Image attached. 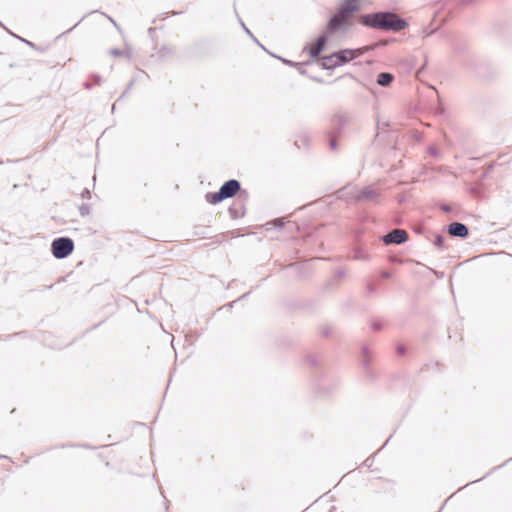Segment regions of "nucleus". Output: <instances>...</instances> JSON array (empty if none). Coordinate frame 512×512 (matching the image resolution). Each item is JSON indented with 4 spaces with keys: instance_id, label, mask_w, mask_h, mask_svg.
Masks as SVG:
<instances>
[{
    "instance_id": "1",
    "label": "nucleus",
    "mask_w": 512,
    "mask_h": 512,
    "mask_svg": "<svg viewBox=\"0 0 512 512\" xmlns=\"http://www.w3.org/2000/svg\"><path fill=\"white\" fill-rule=\"evenodd\" d=\"M359 20L363 25L376 29L400 31L407 26L403 19L391 13L361 15Z\"/></svg>"
},
{
    "instance_id": "2",
    "label": "nucleus",
    "mask_w": 512,
    "mask_h": 512,
    "mask_svg": "<svg viewBox=\"0 0 512 512\" xmlns=\"http://www.w3.org/2000/svg\"><path fill=\"white\" fill-rule=\"evenodd\" d=\"M360 9V4H353L345 1L339 7L337 13L331 17L328 27L331 31H336L347 26L350 15Z\"/></svg>"
},
{
    "instance_id": "3",
    "label": "nucleus",
    "mask_w": 512,
    "mask_h": 512,
    "mask_svg": "<svg viewBox=\"0 0 512 512\" xmlns=\"http://www.w3.org/2000/svg\"><path fill=\"white\" fill-rule=\"evenodd\" d=\"M239 189V183L236 180L226 182L218 193H214L209 197V201L217 203L223 199L233 196Z\"/></svg>"
},
{
    "instance_id": "4",
    "label": "nucleus",
    "mask_w": 512,
    "mask_h": 512,
    "mask_svg": "<svg viewBox=\"0 0 512 512\" xmlns=\"http://www.w3.org/2000/svg\"><path fill=\"white\" fill-rule=\"evenodd\" d=\"M73 250V242L68 238H59L52 243V252L56 258H65Z\"/></svg>"
},
{
    "instance_id": "5",
    "label": "nucleus",
    "mask_w": 512,
    "mask_h": 512,
    "mask_svg": "<svg viewBox=\"0 0 512 512\" xmlns=\"http://www.w3.org/2000/svg\"><path fill=\"white\" fill-rule=\"evenodd\" d=\"M369 47H364L360 49H345L336 53V62L340 65L347 63L360 55H362L365 51H367Z\"/></svg>"
},
{
    "instance_id": "6",
    "label": "nucleus",
    "mask_w": 512,
    "mask_h": 512,
    "mask_svg": "<svg viewBox=\"0 0 512 512\" xmlns=\"http://www.w3.org/2000/svg\"><path fill=\"white\" fill-rule=\"evenodd\" d=\"M407 239V233L404 230H394L387 234L384 237V242L386 244L395 243L400 244L403 243Z\"/></svg>"
},
{
    "instance_id": "7",
    "label": "nucleus",
    "mask_w": 512,
    "mask_h": 512,
    "mask_svg": "<svg viewBox=\"0 0 512 512\" xmlns=\"http://www.w3.org/2000/svg\"><path fill=\"white\" fill-rule=\"evenodd\" d=\"M449 233L453 236L465 237L468 234V230L466 226L461 223H452L449 226Z\"/></svg>"
},
{
    "instance_id": "8",
    "label": "nucleus",
    "mask_w": 512,
    "mask_h": 512,
    "mask_svg": "<svg viewBox=\"0 0 512 512\" xmlns=\"http://www.w3.org/2000/svg\"><path fill=\"white\" fill-rule=\"evenodd\" d=\"M326 38L320 37L315 43H312L309 46V53L311 56H317L322 50L325 45Z\"/></svg>"
},
{
    "instance_id": "9",
    "label": "nucleus",
    "mask_w": 512,
    "mask_h": 512,
    "mask_svg": "<svg viewBox=\"0 0 512 512\" xmlns=\"http://www.w3.org/2000/svg\"><path fill=\"white\" fill-rule=\"evenodd\" d=\"M393 79L394 77L392 74L383 72L377 76V84L386 87L392 83Z\"/></svg>"
},
{
    "instance_id": "10",
    "label": "nucleus",
    "mask_w": 512,
    "mask_h": 512,
    "mask_svg": "<svg viewBox=\"0 0 512 512\" xmlns=\"http://www.w3.org/2000/svg\"><path fill=\"white\" fill-rule=\"evenodd\" d=\"M340 64L336 62V53L322 59V66L326 69H331Z\"/></svg>"
},
{
    "instance_id": "11",
    "label": "nucleus",
    "mask_w": 512,
    "mask_h": 512,
    "mask_svg": "<svg viewBox=\"0 0 512 512\" xmlns=\"http://www.w3.org/2000/svg\"><path fill=\"white\" fill-rule=\"evenodd\" d=\"M347 2H352L353 4H359L360 0H346Z\"/></svg>"
}]
</instances>
